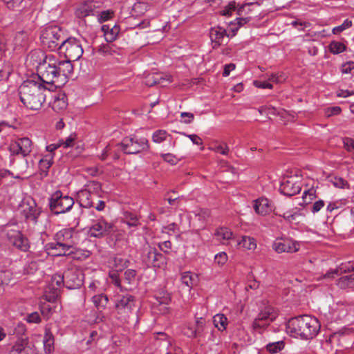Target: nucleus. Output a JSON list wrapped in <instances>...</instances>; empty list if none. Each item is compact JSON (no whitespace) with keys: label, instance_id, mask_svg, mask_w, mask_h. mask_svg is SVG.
Returning a JSON list of instances; mask_svg holds the SVG:
<instances>
[{"label":"nucleus","instance_id":"f257e3e1","mask_svg":"<svg viewBox=\"0 0 354 354\" xmlns=\"http://www.w3.org/2000/svg\"><path fill=\"white\" fill-rule=\"evenodd\" d=\"M40 81L28 79L23 82L18 88L21 102L28 109L39 110L46 100L45 92L50 91Z\"/></svg>","mask_w":354,"mask_h":354},{"label":"nucleus","instance_id":"7c9ffc66","mask_svg":"<svg viewBox=\"0 0 354 354\" xmlns=\"http://www.w3.org/2000/svg\"><path fill=\"white\" fill-rule=\"evenodd\" d=\"M67 98L64 93L59 94L55 97L54 101L52 104V108L55 111H61L67 107Z\"/></svg>","mask_w":354,"mask_h":354},{"label":"nucleus","instance_id":"f8f14e48","mask_svg":"<svg viewBox=\"0 0 354 354\" xmlns=\"http://www.w3.org/2000/svg\"><path fill=\"white\" fill-rule=\"evenodd\" d=\"M65 287L69 290L80 288L84 283V273L76 268L64 271Z\"/></svg>","mask_w":354,"mask_h":354},{"label":"nucleus","instance_id":"20e7f679","mask_svg":"<svg viewBox=\"0 0 354 354\" xmlns=\"http://www.w3.org/2000/svg\"><path fill=\"white\" fill-rule=\"evenodd\" d=\"M286 328L287 332H320L321 324L316 317L304 315L290 318Z\"/></svg>","mask_w":354,"mask_h":354},{"label":"nucleus","instance_id":"c756f323","mask_svg":"<svg viewBox=\"0 0 354 354\" xmlns=\"http://www.w3.org/2000/svg\"><path fill=\"white\" fill-rule=\"evenodd\" d=\"M60 289L49 283L45 289L44 297L48 302H55L60 295Z\"/></svg>","mask_w":354,"mask_h":354},{"label":"nucleus","instance_id":"9d476101","mask_svg":"<svg viewBox=\"0 0 354 354\" xmlns=\"http://www.w3.org/2000/svg\"><path fill=\"white\" fill-rule=\"evenodd\" d=\"M277 316L278 313L273 307L270 306H266L254 319L252 323V328L254 330H265Z\"/></svg>","mask_w":354,"mask_h":354},{"label":"nucleus","instance_id":"0eeeda50","mask_svg":"<svg viewBox=\"0 0 354 354\" xmlns=\"http://www.w3.org/2000/svg\"><path fill=\"white\" fill-rule=\"evenodd\" d=\"M118 145L126 154H137L149 149L148 140L136 135L124 138Z\"/></svg>","mask_w":354,"mask_h":354},{"label":"nucleus","instance_id":"6e6552de","mask_svg":"<svg viewBox=\"0 0 354 354\" xmlns=\"http://www.w3.org/2000/svg\"><path fill=\"white\" fill-rule=\"evenodd\" d=\"M136 303V298L131 295H119L115 303V310L119 318L126 320L135 311Z\"/></svg>","mask_w":354,"mask_h":354},{"label":"nucleus","instance_id":"4d7b16f0","mask_svg":"<svg viewBox=\"0 0 354 354\" xmlns=\"http://www.w3.org/2000/svg\"><path fill=\"white\" fill-rule=\"evenodd\" d=\"M71 254H73V258L74 259L82 261L86 259L90 256V252L88 250L82 251L80 250H76L75 252H71Z\"/></svg>","mask_w":354,"mask_h":354},{"label":"nucleus","instance_id":"bf43d9fd","mask_svg":"<svg viewBox=\"0 0 354 354\" xmlns=\"http://www.w3.org/2000/svg\"><path fill=\"white\" fill-rule=\"evenodd\" d=\"M236 10V4L234 1L230 2L223 10L220 11V14L223 16H231L233 11Z\"/></svg>","mask_w":354,"mask_h":354},{"label":"nucleus","instance_id":"cd10ccee","mask_svg":"<svg viewBox=\"0 0 354 354\" xmlns=\"http://www.w3.org/2000/svg\"><path fill=\"white\" fill-rule=\"evenodd\" d=\"M214 236L220 243L227 244L232 239L233 233L229 228L221 227L216 230Z\"/></svg>","mask_w":354,"mask_h":354},{"label":"nucleus","instance_id":"b1692460","mask_svg":"<svg viewBox=\"0 0 354 354\" xmlns=\"http://www.w3.org/2000/svg\"><path fill=\"white\" fill-rule=\"evenodd\" d=\"M102 31L104 33L105 40L108 42H112L115 41L120 31V28L118 25L115 24L111 27L109 24L103 25L101 28Z\"/></svg>","mask_w":354,"mask_h":354},{"label":"nucleus","instance_id":"49530a36","mask_svg":"<svg viewBox=\"0 0 354 354\" xmlns=\"http://www.w3.org/2000/svg\"><path fill=\"white\" fill-rule=\"evenodd\" d=\"M14 246L22 252H28L30 249V243L28 238L22 234Z\"/></svg>","mask_w":354,"mask_h":354},{"label":"nucleus","instance_id":"c03bdc74","mask_svg":"<svg viewBox=\"0 0 354 354\" xmlns=\"http://www.w3.org/2000/svg\"><path fill=\"white\" fill-rule=\"evenodd\" d=\"M13 279V274L10 270L0 271V286L8 285Z\"/></svg>","mask_w":354,"mask_h":354},{"label":"nucleus","instance_id":"680f3d73","mask_svg":"<svg viewBox=\"0 0 354 354\" xmlns=\"http://www.w3.org/2000/svg\"><path fill=\"white\" fill-rule=\"evenodd\" d=\"M227 261V256L225 252H219L214 257V263L219 266H223Z\"/></svg>","mask_w":354,"mask_h":354},{"label":"nucleus","instance_id":"13d9d810","mask_svg":"<svg viewBox=\"0 0 354 354\" xmlns=\"http://www.w3.org/2000/svg\"><path fill=\"white\" fill-rule=\"evenodd\" d=\"M351 26H352V21L347 19L344 20V21L343 22V24L342 25L333 28V29L332 30L333 33L338 34V33L342 32L343 30H346V28L351 27Z\"/></svg>","mask_w":354,"mask_h":354},{"label":"nucleus","instance_id":"ea45409f","mask_svg":"<svg viewBox=\"0 0 354 354\" xmlns=\"http://www.w3.org/2000/svg\"><path fill=\"white\" fill-rule=\"evenodd\" d=\"M44 348L46 353H50L54 350V338L52 333H45L44 337Z\"/></svg>","mask_w":354,"mask_h":354},{"label":"nucleus","instance_id":"5fc2aeb1","mask_svg":"<svg viewBox=\"0 0 354 354\" xmlns=\"http://www.w3.org/2000/svg\"><path fill=\"white\" fill-rule=\"evenodd\" d=\"M260 15L259 11H257L254 15L245 17H237L236 21L239 27L243 26V25L250 23L254 18L257 17Z\"/></svg>","mask_w":354,"mask_h":354},{"label":"nucleus","instance_id":"774afa93","mask_svg":"<svg viewBox=\"0 0 354 354\" xmlns=\"http://www.w3.org/2000/svg\"><path fill=\"white\" fill-rule=\"evenodd\" d=\"M343 143H344V148L348 151L354 150V140L353 138H351L348 137L344 138Z\"/></svg>","mask_w":354,"mask_h":354},{"label":"nucleus","instance_id":"1a4fd4ad","mask_svg":"<svg viewBox=\"0 0 354 354\" xmlns=\"http://www.w3.org/2000/svg\"><path fill=\"white\" fill-rule=\"evenodd\" d=\"M58 53L63 54L66 59L76 61L82 56L83 48L78 39L75 37H68L62 41V46H59Z\"/></svg>","mask_w":354,"mask_h":354},{"label":"nucleus","instance_id":"7ed1b4c3","mask_svg":"<svg viewBox=\"0 0 354 354\" xmlns=\"http://www.w3.org/2000/svg\"><path fill=\"white\" fill-rule=\"evenodd\" d=\"M56 64L57 58L48 55L47 59L40 66V69L37 72V80L46 86H49L51 90L58 86L56 84L59 83V80Z\"/></svg>","mask_w":354,"mask_h":354},{"label":"nucleus","instance_id":"052dcab7","mask_svg":"<svg viewBox=\"0 0 354 354\" xmlns=\"http://www.w3.org/2000/svg\"><path fill=\"white\" fill-rule=\"evenodd\" d=\"M193 281L194 279L191 275V272H185L182 274L181 281L187 287L191 288L193 286Z\"/></svg>","mask_w":354,"mask_h":354},{"label":"nucleus","instance_id":"09e8293b","mask_svg":"<svg viewBox=\"0 0 354 354\" xmlns=\"http://www.w3.org/2000/svg\"><path fill=\"white\" fill-rule=\"evenodd\" d=\"M260 4L258 2H252V3H248L242 5L241 7H239L237 10V14L240 16L243 15V14H248L250 13L254 10L253 8H250V7H259Z\"/></svg>","mask_w":354,"mask_h":354},{"label":"nucleus","instance_id":"6ab92c4d","mask_svg":"<svg viewBox=\"0 0 354 354\" xmlns=\"http://www.w3.org/2000/svg\"><path fill=\"white\" fill-rule=\"evenodd\" d=\"M106 239L111 246L118 248L120 244H123L125 242V232L113 224Z\"/></svg>","mask_w":354,"mask_h":354},{"label":"nucleus","instance_id":"8fccbe9b","mask_svg":"<svg viewBox=\"0 0 354 354\" xmlns=\"http://www.w3.org/2000/svg\"><path fill=\"white\" fill-rule=\"evenodd\" d=\"M124 219V223L129 227H137L140 224L137 216L131 212L125 214Z\"/></svg>","mask_w":354,"mask_h":354},{"label":"nucleus","instance_id":"a211bd4d","mask_svg":"<svg viewBox=\"0 0 354 354\" xmlns=\"http://www.w3.org/2000/svg\"><path fill=\"white\" fill-rule=\"evenodd\" d=\"M48 55L39 50H31L26 59V64L28 67L37 68V72L40 69V66L47 59Z\"/></svg>","mask_w":354,"mask_h":354},{"label":"nucleus","instance_id":"603ef678","mask_svg":"<svg viewBox=\"0 0 354 354\" xmlns=\"http://www.w3.org/2000/svg\"><path fill=\"white\" fill-rule=\"evenodd\" d=\"M167 132L165 130H157L152 135V140L154 142L160 143L166 140Z\"/></svg>","mask_w":354,"mask_h":354},{"label":"nucleus","instance_id":"f704fd0d","mask_svg":"<svg viewBox=\"0 0 354 354\" xmlns=\"http://www.w3.org/2000/svg\"><path fill=\"white\" fill-rule=\"evenodd\" d=\"M84 189L88 191L93 196H99L102 192L101 183L98 181H88L84 186Z\"/></svg>","mask_w":354,"mask_h":354},{"label":"nucleus","instance_id":"3c124183","mask_svg":"<svg viewBox=\"0 0 354 354\" xmlns=\"http://www.w3.org/2000/svg\"><path fill=\"white\" fill-rule=\"evenodd\" d=\"M258 111L260 114L268 116L269 119H270V115H277L279 114L277 110L273 106H261Z\"/></svg>","mask_w":354,"mask_h":354},{"label":"nucleus","instance_id":"e433bc0d","mask_svg":"<svg viewBox=\"0 0 354 354\" xmlns=\"http://www.w3.org/2000/svg\"><path fill=\"white\" fill-rule=\"evenodd\" d=\"M92 300L97 309L101 310L104 309L106 306L109 298L106 295L98 294L93 296Z\"/></svg>","mask_w":354,"mask_h":354},{"label":"nucleus","instance_id":"a18cd8bd","mask_svg":"<svg viewBox=\"0 0 354 354\" xmlns=\"http://www.w3.org/2000/svg\"><path fill=\"white\" fill-rule=\"evenodd\" d=\"M284 346L283 341H277L268 344L266 348L269 353L274 354L281 351L284 348Z\"/></svg>","mask_w":354,"mask_h":354},{"label":"nucleus","instance_id":"69168bd1","mask_svg":"<svg viewBox=\"0 0 354 354\" xmlns=\"http://www.w3.org/2000/svg\"><path fill=\"white\" fill-rule=\"evenodd\" d=\"M136 274L137 272L134 269H127L124 273L125 280L128 283H131L135 279Z\"/></svg>","mask_w":354,"mask_h":354},{"label":"nucleus","instance_id":"a19ab883","mask_svg":"<svg viewBox=\"0 0 354 354\" xmlns=\"http://www.w3.org/2000/svg\"><path fill=\"white\" fill-rule=\"evenodd\" d=\"M155 297L160 305H168L171 300L170 294L164 290H159Z\"/></svg>","mask_w":354,"mask_h":354},{"label":"nucleus","instance_id":"ddd939ff","mask_svg":"<svg viewBox=\"0 0 354 354\" xmlns=\"http://www.w3.org/2000/svg\"><path fill=\"white\" fill-rule=\"evenodd\" d=\"M32 142L27 137L18 138L12 142L9 146V151L13 156L21 154L24 157L28 156L32 151Z\"/></svg>","mask_w":354,"mask_h":354},{"label":"nucleus","instance_id":"393cba45","mask_svg":"<svg viewBox=\"0 0 354 354\" xmlns=\"http://www.w3.org/2000/svg\"><path fill=\"white\" fill-rule=\"evenodd\" d=\"M254 209L257 214L266 216L271 212L269 201L266 198H260L254 201Z\"/></svg>","mask_w":354,"mask_h":354},{"label":"nucleus","instance_id":"0e129e2a","mask_svg":"<svg viewBox=\"0 0 354 354\" xmlns=\"http://www.w3.org/2000/svg\"><path fill=\"white\" fill-rule=\"evenodd\" d=\"M97 52L102 54L103 55H112L114 50L109 44H104L99 46Z\"/></svg>","mask_w":354,"mask_h":354},{"label":"nucleus","instance_id":"a878e982","mask_svg":"<svg viewBox=\"0 0 354 354\" xmlns=\"http://www.w3.org/2000/svg\"><path fill=\"white\" fill-rule=\"evenodd\" d=\"M53 164V155L47 154L39 162V176L43 179L48 174V169Z\"/></svg>","mask_w":354,"mask_h":354},{"label":"nucleus","instance_id":"f3484780","mask_svg":"<svg viewBox=\"0 0 354 354\" xmlns=\"http://www.w3.org/2000/svg\"><path fill=\"white\" fill-rule=\"evenodd\" d=\"M7 8L10 10L23 12L26 17H29V19L31 18L34 13V10L32 8H28V0H3Z\"/></svg>","mask_w":354,"mask_h":354},{"label":"nucleus","instance_id":"aec40b11","mask_svg":"<svg viewBox=\"0 0 354 354\" xmlns=\"http://www.w3.org/2000/svg\"><path fill=\"white\" fill-rule=\"evenodd\" d=\"M41 213V209L38 207L35 202L32 205H28L23 211L22 214L27 221H31L34 224L38 222V218Z\"/></svg>","mask_w":354,"mask_h":354},{"label":"nucleus","instance_id":"e2e57ef3","mask_svg":"<svg viewBox=\"0 0 354 354\" xmlns=\"http://www.w3.org/2000/svg\"><path fill=\"white\" fill-rule=\"evenodd\" d=\"M38 269L36 261H31L24 266V272L28 274H34Z\"/></svg>","mask_w":354,"mask_h":354},{"label":"nucleus","instance_id":"2f4dec72","mask_svg":"<svg viewBox=\"0 0 354 354\" xmlns=\"http://www.w3.org/2000/svg\"><path fill=\"white\" fill-rule=\"evenodd\" d=\"M156 252L157 250L155 248L149 246L147 248H145L142 254V261L147 267H150L154 257L153 256H155Z\"/></svg>","mask_w":354,"mask_h":354},{"label":"nucleus","instance_id":"de8ad7c7","mask_svg":"<svg viewBox=\"0 0 354 354\" xmlns=\"http://www.w3.org/2000/svg\"><path fill=\"white\" fill-rule=\"evenodd\" d=\"M22 234L19 230H10L7 231L6 237L9 243L14 246Z\"/></svg>","mask_w":354,"mask_h":354},{"label":"nucleus","instance_id":"4c0bfd02","mask_svg":"<svg viewBox=\"0 0 354 354\" xmlns=\"http://www.w3.org/2000/svg\"><path fill=\"white\" fill-rule=\"evenodd\" d=\"M153 257H154L153 259V261L151 266L153 268L164 269L167 263V257L164 254L158 252V251L155 256Z\"/></svg>","mask_w":354,"mask_h":354},{"label":"nucleus","instance_id":"bb28decb","mask_svg":"<svg viewBox=\"0 0 354 354\" xmlns=\"http://www.w3.org/2000/svg\"><path fill=\"white\" fill-rule=\"evenodd\" d=\"M93 196L84 189H81L77 194V198L80 205L84 208L93 207Z\"/></svg>","mask_w":354,"mask_h":354},{"label":"nucleus","instance_id":"58836bf2","mask_svg":"<svg viewBox=\"0 0 354 354\" xmlns=\"http://www.w3.org/2000/svg\"><path fill=\"white\" fill-rule=\"evenodd\" d=\"M238 245L247 250H254L257 247L256 241L254 238L243 236L238 242Z\"/></svg>","mask_w":354,"mask_h":354},{"label":"nucleus","instance_id":"2eb2a0df","mask_svg":"<svg viewBox=\"0 0 354 354\" xmlns=\"http://www.w3.org/2000/svg\"><path fill=\"white\" fill-rule=\"evenodd\" d=\"M272 248L278 253H292L299 250V243L291 239L281 238L274 242Z\"/></svg>","mask_w":354,"mask_h":354},{"label":"nucleus","instance_id":"f03ea898","mask_svg":"<svg viewBox=\"0 0 354 354\" xmlns=\"http://www.w3.org/2000/svg\"><path fill=\"white\" fill-rule=\"evenodd\" d=\"M78 232L73 228H64L54 235L55 242L48 243L45 248L47 250H57V247L62 248L63 252H55L54 256H66V252L78 243Z\"/></svg>","mask_w":354,"mask_h":354},{"label":"nucleus","instance_id":"5701e85b","mask_svg":"<svg viewBox=\"0 0 354 354\" xmlns=\"http://www.w3.org/2000/svg\"><path fill=\"white\" fill-rule=\"evenodd\" d=\"M165 82L169 81L164 78L160 74L149 73L144 77L142 83L149 87L156 84H160L161 86H165L166 85L164 84Z\"/></svg>","mask_w":354,"mask_h":354},{"label":"nucleus","instance_id":"4be33fe9","mask_svg":"<svg viewBox=\"0 0 354 354\" xmlns=\"http://www.w3.org/2000/svg\"><path fill=\"white\" fill-rule=\"evenodd\" d=\"M209 37L212 43L214 44V48L222 44L225 37H228L226 30L220 27L211 28L209 30Z\"/></svg>","mask_w":354,"mask_h":354},{"label":"nucleus","instance_id":"dca6fc26","mask_svg":"<svg viewBox=\"0 0 354 354\" xmlns=\"http://www.w3.org/2000/svg\"><path fill=\"white\" fill-rule=\"evenodd\" d=\"M24 335L25 333H22L18 338L10 350V354H37L35 348L29 345L28 338Z\"/></svg>","mask_w":354,"mask_h":354},{"label":"nucleus","instance_id":"c85d7f7f","mask_svg":"<svg viewBox=\"0 0 354 354\" xmlns=\"http://www.w3.org/2000/svg\"><path fill=\"white\" fill-rule=\"evenodd\" d=\"M93 7L92 2L86 1L76 8L75 15L77 18H84L93 13Z\"/></svg>","mask_w":354,"mask_h":354},{"label":"nucleus","instance_id":"864d4df0","mask_svg":"<svg viewBox=\"0 0 354 354\" xmlns=\"http://www.w3.org/2000/svg\"><path fill=\"white\" fill-rule=\"evenodd\" d=\"M114 17V12L112 10H106L102 11L97 15L98 21L102 24L110 20Z\"/></svg>","mask_w":354,"mask_h":354},{"label":"nucleus","instance_id":"423d86ee","mask_svg":"<svg viewBox=\"0 0 354 354\" xmlns=\"http://www.w3.org/2000/svg\"><path fill=\"white\" fill-rule=\"evenodd\" d=\"M74 203L72 197L64 195L60 190L53 193L48 198L49 209L55 215L68 212L72 209Z\"/></svg>","mask_w":354,"mask_h":354},{"label":"nucleus","instance_id":"39448f33","mask_svg":"<svg viewBox=\"0 0 354 354\" xmlns=\"http://www.w3.org/2000/svg\"><path fill=\"white\" fill-rule=\"evenodd\" d=\"M66 37L63 30L57 26H49L41 30L40 40L44 48L50 51H58Z\"/></svg>","mask_w":354,"mask_h":354},{"label":"nucleus","instance_id":"c9c22d12","mask_svg":"<svg viewBox=\"0 0 354 354\" xmlns=\"http://www.w3.org/2000/svg\"><path fill=\"white\" fill-rule=\"evenodd\" d=\"M337 285L341 289L352 287L354 286V274L341 277L337 281Z\"/></svg>","mask_w":354,"mask_h":354},{"label":"nucleus","instance_id":"412c9836","mask_svg":"<svg viewBox=\"0 0 354 354\" xmlns=\"http://www.w3.org/2000/svg\"><path fill=\"white\" fill-rule=\"evenodd\" d=\"M73 60L66 59V60H59L57 59V67L59 78L64 77L68 78L73 72V66L71 63Z\"/></svg>","mask_w":354,"mask_h":354},{"label":"nucleus","instance_id":"9b49d317","mask_svg":"<svg viewBox=\"0 0 354 354\" xmlns=\"http://www.w3.org/2000/svg\"><path fill=\"white\" fill-rule=\"evenodd\" d=\"M113 224L111 222H108L103 216H100L93 221L88 231V235L90 237L99 239L106 238Z\"/></svg>","mask_w":354,"mask_h":354},{"label":"nucleus","instance_id":"6e6d98bb","mask_svg":"<svg viewBox=\"0 0 354 354\" xmlns=\"http://www.w3.org/2000/svg\"><path fill=\"white\" fill-rule=\"evenodd\" d=\"M197 313L196 314V316H197ZM196 317V328L194 332H200L203 331L207 329V326L205 319L201 317Z\"/></svg>","mask_w":354,"mask_h":354},{"label":"nucleus","instance_id":"72a5a7b5","mask_svg":"<svg viewBox=\"0 0 354 354\" xmlns=\"http://www.w3.org/2000/svg\"><path fill=\"white\" fill-rule=\"evenodd\" d=\"M212 322L219 331L223 332L227 325V319L223 314H216L213 317Z\"/></svg>","mask_w":354,"mask_h":354},{"label":"nucleus","instance_id":"37998d69","mask_svg":"<svg viewBox=\"0 0 354 354\" xmlns=\"http://www.w3.org/2000/svg\"><path fill=\"white\" fill-rule=\"evenodd\" d=\"M51 285L59 287L61 289L62 287L65 286V275L63 274L55 273L51 277Z\"/></svg>","mask_w":354,"mask_h":354},{"label":"nucleus","instance_id":"473e14b6","mask_svg":"<svg viewBox=\"0 0 354 354\" xmlns=\"http://www.w3.org/2000/svg\"><path fill=\"white\" fill-rule=\"evenodd\" d=\"M317 198V189L313 185L310 187L304 190L302 196L303 203L301 205H308Z\"/></svg>","mask_w":354,"mask_h":354},{"label":"nucleus","instance_id":"4468645a","mask_svg":"<svg viewBox=\"0 0 354 354\" xmlns=\"http://www.w3.org/2000/svg\"><path fill=\"white\" fill-rule=\"evenodd\" d=\"M279 190L282 194L287 196L296 195L301 190V181L292 176L285 177L281 182Z\"/></svg>","mask_w":354,"mask_h":354},{"label":"nucleus","instance_id":"79ce46f5","mask_svg":"<svg viewBox=\"0 0 354 354\" xmlns=\"http://www.w3.org/2000/svg\"><path fill=\"white\" fill-rule=\"evenodd\" d=\"M328 50L333 54H339L346 50V46L340 41H332L328 45Z\"/></svg>","mask_w":354,"mask_h":354},{"label":"nucleus","instance_id":"338daca9","mask_svg":"<svg viewBox=\"0 0 354 354\" xmlns=\"http://www.w3.org/2000/svg\"><path fill=\"white\" fill-rule=\"evenodd\" d=\"M161 156L165 162L171 164V165H176L178 161V159L171 153L162 154Z\"/></svg>","mask_w":354,"mask_h":354}]
</instances>
